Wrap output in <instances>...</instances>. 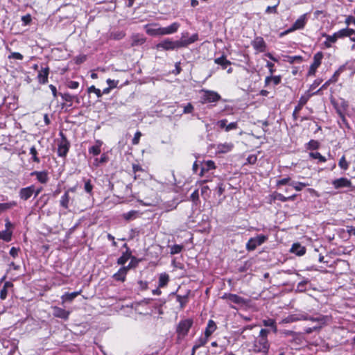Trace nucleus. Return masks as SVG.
Returning <instances> with one entry per match:
<instances>
[{
    "label": "nucleus",
    "mask_w": 355,
    "mask_h": 355,
    "mask_svg": "<svg viewBox=\"0 0 355 355\" xmlns=\"http://www.w3.org/2000/svg\"><path fill=\"white\" fill-rule=\"evenodd\" d=\"M270 203H272V202H275V200H279L281 202H286L288 200H295L297 198V194H293L292 196L286 197L283 194L278 193V192H274L270 196Z\"/></svg>",
    "instance_id": "14"
},
{
    "label": "nucleus",
    "mask_w": 355,
    "mask_h": 355,
    "mask_svg": "<svg viewBox=\"0 0 355 355\" xmlns=\"http://www.w3.org/2000/svg\"><path fill=\"white\" fill-rule=\"evenodd\" d=\"M34 191V184L21 188L19 191V197L24 201L28 200L33 195Z\"/></svg>",
    "instance_id": "15"
},
{
    "label": "nucleus",
    "mask_w": 355,
    "mask_h": 355,
    "mask_svg": "<svg viewBox=\"0 0 355 355\" xmlns=\"http://www.w3.org/2000/svg\"><path fill=\"white\" fill-rule=\"evenodd\" d=\"M338 166L340 168L346 171L349 168V163L347 162L345 155L342 156L338 162Z\"/></svg>",
    "instance_id": "56"
},
{
    "label": "nucleus",
    "mask_w": 355,
    "mask_h": 355,
    "mask_svg": "<svg viewBox=\"0 0 355 355\" xmlns=\"http://www.w3.org/2000/svg\"><path fill=\"white\" fill-rule=\"evenodd\" d=\"M290 185L293 187L295 190L300 191L304 187H306L309 184L308 183L302 182H292L290 183Z\"/></svg>",
    "instance_id": "51"
},
{
    "label": "nucleus",
    "mask_w": 355,
    "mask_h": 355,
    "mask_svg": "<svg viewBox=\"0 0 355 355\" xmlns=\"http://www.w3.org/2000/svg\"><path fill=\"white\" fill-rule=\"evenodd\" d=\"M188 35H189V33H187V32L182 33L180 40H179L178 41L184 40L186 42H188V40H189V41H190L189 43L188 44V46H189V45L194 43L195 42L198 41L199 39V36H198V33H194L189 37H188Z\"/></svg>",
    "instance_id": "34"
},
{
    "label": "nucleus",
    "mask_w": 355,
    "mask_h": 355,
    "mask_svg": "<svg viewBox=\"0 0 355 355\" xmlns=\"http://www.w3.org/2000/svg\"><path fill=\"white\" fill-rule=\"evenodd\" d=\"M327 316L320 315L319 316L314 318L309 316L307 314L302 315L300 317H298L297 315H290L284 318L282 320V323H291L300 320H309L311 321H316L320 322V324H324L326 322Z\"/></svg>",
    "instance_id": "3"
},
{
    "label": "nucleus",
    "mask_w": 355,
    "mask_h": 355,
    "mask_svg": "<svg viewBox=\"0 0 355 355\" xmlns=\"http://www.w3.org/2000/svg\"><path fill=\"white\" fill-rule=\"evenodd\" d=\"M272 355H285L288 351L287 347H280L277 349H272Z\"/></svg>",
    "instance_id": "58"
},
{
    "label": "nucleus",
    "mask_w": 355,
    "mask_h": 355,
    "mask_svg": "<svg viewBox=\"0 0 355 355\" xmlns=\"http://www.w3.org/2000/svg\"><path fill=\"white\" fill-rule=\"evenodd\" d=\"M17 206V201L12 200L8 202L0 203V214L8 209Z\"/></svg>",
    "instance_id": "39"
},
{
    "label": "nucleus",
    "mask_w": 355,
    "mask_h": 355,
    "mask_svg": "<svg viewBox=\"0 0 355 355\" xmlns=\"http://www.w3.org/2000/svg\"><path fill=\"white\" fill-rule=\"evenodd\" d=\"M291 252L297 256H302L306 253V248L299 243H295L291 247Z\"/></svg>",
    "instance_id": "30"
},
{
    "label": "nucleus",
    "mask_w": 355,
    "mask_h": 355,
    "mask_svg": "<svg viewBox=\"0 0 355 355\" xmlns=\"http://www.w3.org/2000/svg\"><path fill=\"white\" fill-rule=\"evenodd\" d=\"M183 249V245L175 244L173 245L170 246V254L171 255L179 254L182 251Z\"/></svg>",
    "instance_id": "52"
},
{
    "label": "nucleus",
    "mask_w": 355,
    "mask_h": 355,
    "mask_svg": "<svg viewBox=\"0 0 355 355\" xmlns=\"http://www.w3.org/2000/svg\"><path fill=\"white\" fill-rule=\"evenodd\" d=\"M268 239V236L263 234H259L256 237L250 238L246 243V249L248 251H253L257 246L264 243Z\"/></svg>",
    "instance_id": "8"
},
{
    "label": "nucleus",
    "mask_w": 355,
    "mask_h": 355,
    "mask_svg": "<svg viewBox=\"0 0 355 355\" xmlns=\"http://www.w3.org/2000/svg\"><path fill=\"white\" fill-rule=\"evenodd\" d=\"M85 182L84 189L87 193L89 196H93V189L94 185L92 183V180L90 179H83Z\"/></svg>",
    "instance_id": "48"
},
{
    "label": "nucleus",
    "mask_w": 355,
    "mask_h": 355,
    "mask_svg": "<svg viewBox=\"0 0 355 355\" xmlns=\"http://www.w3.org/2000/svg\"><path fill=\"white\" fill-rule=\"evenodd\" d=\"M320 148V143L317 140L311 139L306 144V149L310 150H317Z\"/></svg>",
    "instance_id": "53"
},
{
    "label": "nucleus",
    "mask_w": 355,
    "mask_h": 355,
    "mask_svg": "<svg viewBox=\"0 0 355 355\" xmlns=\"http://www.w3.org/2000/svg\"><path fill=\"white\" fill-rule=\"evenodd\" d=\"M53 309V315L55 318H58L64 320H67L70 315L71 312L69 311H67L62 308L55 306L52 307Z\"/></svg>",
    "instance_id": "13"
},
{
    "label": "nucleus",
    "mask_w": 355,
    "mask_h": 355,
    "mask_svg": "<svg viewBox=\"0 0 355 355\" xmlns=\"http://www.w3.org/2000/svg\"><path fill=\"white\" fill-rule=\"evenodd\" d=\"M178 205V202H177L175 200H172L164 202L161 205V209H162L165 212H169V211L176 209Z\"/></svg>",
    "instance_id": "27"
},
{
    "label": "nucleus",
    "mask_w": 355,
    "mask_h": 355,
    "mask_svg": "<svg viewBox=\"0 0 355 355\" xmlns=\"http://www.w3.org/2000/svg\"><path fill=\"white\" fill-rule=\"evenodd\" d=\"M221 298L223 300H228L230 302L240 305H245L248 304V300H245V298L233 293H225L222 296Z\"/></svg>",
    "instance_id": "10"
},
{
    "label": "nucleus",
    "mask_w": 355,
    "mask_h": 355,
    "mask_svg": "<svg viewBox=\"0 0 355 355\" xmlns=\"http://www.w3.org/2000/svg\"><path fill=\"white\" fill-rule=\"evenodd\" d=\"M180 27V24L177 21L172 23L168 26L162 27V35L173 34L178 31Z\"/></svg>",
    "instance_id": "24"
},
{
    "label": "nucleus",
    "mask_w": 355,
    "mask_h": 355,
    "mask_svg": "<svg viewBox=\"0 0 355 355\" xmlns=\"http://www.w3.org/2000/svg\"><path fill=\"white\" fill-rule=\"evenodd\" d=\"M309 283L308 280H304L297 284V290L300 292H304L306 290V285Z\"/></svg>",
    "instance_id": "60"
},
{
    "label": "nucleus",
    "mask_w": 355,
    "mask_h": 355,
    "mask_svg": "<svg viewBox=\"0 0 355 355\" xmlns=\"http://www.w3.org/2000/svg\"><path fill=\"white\" fill-rule=\"evenodd\" d=\"M169 280H170V277L167 273H166V272L161 273L159 276V281H158L159 288H164V287L166 286L169 282Z\"/></svg>",
    "instance_id": "37"
},
{
    "label": "nucleus",
    "mask_w": 355,
    "mask_h": 355,
    "mask_svg": "<svg viewBox=\"0 0 355 355\" xmlns=\"http://www.w3.org/2000/svg\"><path fill=\"white\" fill-rule=\"evenodd\" d=\"M50 69L49 67H42L38 71L37 79L40 85H45L48 83Z\"/></svg>",
    "instance_id": "16"
},
{
    "label": "nucleus",
    "mask_w": 355,
    "mask_h": 355,
    "mask_svg": "<svg viewBox=\"0 0 355 355\" xmlns=\"http://www.w3.org/2000/svg\"><path fill=\"white\" fill-rule=\"evenodd\" d=\"M264 327H269L271 328L272 332L276 334L277 332V326L276 321L274 319L268 318L262 321Z\"/></svg>",
    "instance_id": "40"
},
{
    "label": "nucleus",
    "mask_w": 355,
    "mask_h": 355,
    "mask_svg": "<svg viewBox=\"0 0 355 355\" xmlns=\"http://www.w3.org/2000/svg\"><path fill=\"white\" fill-rule=\"evenodd\" d=\"M217 326L213 320H209L205 330V335L209 337L216 330Z\"/></svg>",
    "instance_id": "33"
},
{
    "label": "nucleus",
    "mask_w": 355,
    "mask_h": 355,
    "mask_svg": "<svg viewBox=\"0 0 355 355\" xmlns=\"http://www.w3.org/2000/svg\"><path fill=\"white\" fill-rule=\"evenodd\" d=\"M227 119H223L216 122V125L221 130L224 129L226 132L236 130L239 128L237 121L232 122L229 124H227Z\"/></svg>",
    "instance_id": "11"
},
{
    "label": "nucleus",
    "mask_w": 355,
    "mask_h": 355,
    "mask_svg": "<svg viewBox=\"0 0 355 355\" xmlns=\"http://www.w3.org/2000/svg\"><path fill=\"white\" fill-rule=\"evenodd\" d=\"M340 35L342 39L345 37H350L352 35H355V30L351 28H349L347 26L346 28H342L339 30Z\"/></svg>",
    "instance_id": "43"
},
{
    "label": "nucleus",
    "mask_w": 355,
    "mask_h": 355,
    "mask_svg": "<svg viewBox=\"0 0 355 355\" xmlns=\"http://www.w3.org/2000/svg\"><path fill=\"white\" fill-rule=\"evenodd\" d=\"M19 251H20L19 248L12 247L10 250L9 254L12 257L15 259L16 257H18Z\"/></svg>",
    "instance_id": "62"
},
{
    "label": "nucleus",
    "mask_w": 355,
    "mask_h": 355,
    "mask_svg": "<svg viewBox=\"0 0 355 355\" xmlns=\"http://www.w3.org/2000/svg\"><path fill=\"white\" fill-rule=\"evenodd\" d=\"M291 178L287 177L280 180H278L276 183L277 187H281L287 184H290Z\"/></svg>",
    "instance_id": "61"
},
{
    "label": "nucleus",
    "mask_w": 355,
    "mask_h": 355,
    "mask_svg": "<svg viewBox=\"0 0 355 355\" xmlns=\"http://www.w3.org/2000/svg\"><path fill=\"white\" fill-rule=\"evenodd\" d=\"M214 62L221 66L223 69H225L227 66L231 65L232 62L226 58L225 55H222L220 57L217 58L214 60Z\"/></svg>",
    "instance_id": "36"
},
{
    "label": "nucleus",
    "mask_w": 355,
    "mask_h": 355,
    "mask_svg": "<svg viewBox=\"0 0 355 355\" xmlns=\"http://www.w3.org/2000/svg\"><path fill=\"white\" fill-rule=\"evenodd\" d=\"M332 184L335 189H340L350 187L352 182L347 178H340L338 179L334 180L332 182Z\"/></svg>",
    "instance_id": "22"
},
{
    "label": "nucleus",
    "mask_w": 355,
    "mask_h": 355,
    "mask_svg": "<svg viewBox=\"0 0 355 355\" xmlns=\"http://www.w3.org/2000/svg\"><path fill=\"white\" fill-rule=\"evenodd\" d=\"M13 286V284L11 282H6L3 288L0 291V299L4 300L7 297L8 288Z\"/></svg>",
    "instance_id": "42"
},
{
    "label": "nucleus",
    "mask_w": 355,
    "mask_h": 355,
    "mask_svg": "<svg viewBox=\"0 0 355 355\" xmlns=\"http://www.w3.org/2000/svg\"><path fill=\"white\" fill-rule=\"evenodd\" d=\"M322 37H325L326 40L323 42V45L327 49L332 47V44L337 42L338 39H342L339 31L335 32L333 35H328L325 33H322Z\"/></svg>",
    "instance_id": "9"
},
{
    "label": "nucleus",
    "mask_w": 355,
    "mask_h": 355,
    "mask_svg": "<svg viewBox=\"0 0 355 355\" xmlns=\"http://www.w3.org/2000/svg\"><path fill=\"white\" fill-rule=\"evenodd\" d=\"M6 49L8 51H9L10 53L8 55V60H22L24 59V55L20 53L19 52H12L11 51V49L6 46Z\"/></svg>",
    "instance_id": "45"
},
{
    "label": "nucleus",
    "mask_w": 355,
    "mask_h": 355,
    "mask_svg": "<svg viewBox=\"0 0 355 355\" xmlns=\"http://www.w3.org/2000/svg\"><path fill=\"white\" fill-rule=\"evenodd\" d=\"M307 14H303L301 16L299 17V18L293 23L292 25L294 31L303 29L307 22Z\"/></svg>",
    "instance_id": "21"
},
{
    "label": "nucleus",
    "mask_w": 355,
    "mask_h": 355,
    "mask_svg": "<svg viewBox=\"0 0 355 355\" xmlns=\"http://www.w3.org/2000/svg\"><path fill=\"white\" fill-rule=\"evenodd\" d=\"M12 231L5 230L1 232H0V239H2L3 241L6 242H9L12 239Z\"/></svg>",
    "instance_id": "46"
},
{
    "label": "nucleus",
    "mask_w": 355,
    "mask_h": 355,
    "mask_svg": "<svg viewBox=\"0 0 355 355\" xmlns=\"http://www.w3.org/2000/svg\"><path fill=\"white\" fill-rule=\"evenodd\" d=\"M126 249L121 256L117 259L116 263L118 265L123 266L132 257V251L126 243L123 245Z\"/></svg>",
    "instance_id": "19"
},
{
    "label": "nucleus",
    "mask_w": 355,
    "mask_h": 355,
    "mask_svg": "<svg viewBox=\"0 0 355 355\" xmlns=\"http://www.w3.org/2000/svg\"><path fill=\"white\" fill-rule=\"evenodd\" d=\"M302 108H303V107L298 104H297V105L295 107L294 110L292 114V116H293V119L294 121H297L298 119V117H299L298 114L302 110Z\"/></svg>",
    "instance_id": "59"
},
{
    "label": "nucleus",
    "mask_w": 355,
    "mask_h": 355,
    "mask_svg": "<svg viewBox=\"0 0 355 355\" xmlns=\"http://www.w3.org/2000/svg\"><path fill=\"white\" fill-rule=\"evenodd\" d=\"M131 40V46L133 47L144 44L146 42V38L142 35L136 34L132 36Z\"/></svg>",
    "instance_id": "28"
},
{
    "label": "nucleus",
    "mask_w": 355,
    "mask_h": 355,
    "mask_svg": "<svg viewBox=\"0 0 355 355\" xmlns=\"http://www.w3.org/2000/svg\"><path fill=\"white\" fill-rule=\"evenodd\" d=\"M347 69V63L340 66L334 72L332 76L329 79L332 83L338 82L340 74Z\"/></svg>",
    "instance_id": "31"
},
{
    "label": "nucleus",
    "mask_w": 355,
    "mask_h": 355,
    "mask_svg": "<svg viewBox=\"0 0 355 355\" xmlns=\"http://www.w3.org/2000/svg\"><path fill=\"white\" fill-rule=\"evenodd\" d=\"M141 137V132L140 131H137L134 135L132 140V144L133 145H137L139 143Z\"/></svg>",
    "instance_id": "64"
},
{
    "label": "nucleus",
    "mask_w": 355,
    "mask_h": 355,
    "mask_svg": "<svg viewBox=\"0 0 355 355\" xmlns=\"http://www.w3.org/2000/svg\"><path fill=\"white\" fill-rule=\"evenodd\" d=\"M59 96L62 98L63 101H64L67 103V106L71 107L74 102L75 98H76V95H72L69 92L64 93H59Z\"/></svg>",
    "instance_id": "32"
},
{
    "label": "nucleus",
    "mask_w": 355,
    "mask_h": 355,
    "mask_svg": "<svg viewBox=\"0 0 355 355\" xmlns=\"http://www.w3.org/2000/svg\"><path fill=\"white\" fill-rule=\"evenodd\" d=\"M324 58V53L322 51H318L314 54L313 57V62L311 64L309 69L307 71V76H315L318 69L322 64V59Z\"/></svg>",
    "instance_id": "6"
},
{
    "label": "nucleus",
    "mask_w": 355,
    "mask_h": 355,
    "mask_svg": "<svg viewBox=\"0 0 355 355\" xmlns=\"http://www.w3.org/2000/svg\"><path fill=\"white\" fill-rule=\"evenodd\" d=\"M251 44L254 49L259 53H263L266 51V43L261 36L256 37L254 40L252 41Z\"/></svg>",
    "instance_id": "12"
},
{
    "label": "nucleus",
    "mask_w": 355,
    "mask_h": 355,
    "mask_svg": "<svg viewBox=\"0 0 355 355\" xmlns=\"http://www.w3.org/2000/svg\"><path fill=\"white\" fill-rule=\"evenodd\" d=\"M60 139L58 142V155L61 157H65L69 150L71 144L67 137L62 131L59 132Z\"/></svg>",
    "instance_id": "5"
},
{
    "label": "nucleus",
    "mask_w": 355,
    "mask_h": 355,
    "mask_svg": "<svg viewBox=\"0 0 355 355\" xmlns=\"http://www.w3.org/2000/svg\"><path fill=\"white\" fill-rule=\"evenodd\" d=\"M188 42H190L188 40ZM189 42L185 41H172L170 39H166L156 45V48L158 50L164 51H173L175 49L185 48L188 46Z\"/></svg>",
    "instance_id": "1"
},
{
    "label": "nucleus",
    "mask_w": 355,
    "mask_h": 355,
    "mask_svg": "<svg viewBox=\"0 0 355 355\" xmlns=\"http://www.w3.org/2000/svg\"><path fill=\"white\" fill-rule=\"evenodd\" d=\"M200 93L201 94L200 102L202 104L217 103L221 100V96L214 90L202 89Z\"/></svg>",
    "instance_id": "2"
},
{
    "label": "nucleus",
    "mask_w": 355,
    "mask_h": 355,
    "mask_svg": "<svg viewBox=\"0 0 355 355\" xmlns=\"http://www.w3.org/2000/svg\"><path fill=\"white\" fill-rule=\"evenodd\" d=\"M233 148L234 144L232 143L219 144L217 145L216 152L219 154H225L230 152Z\"/></svg>",
    "instance_id": "25"
},
{
    "label": "nucleus",
    "mask_w": 355,
    "mask_h": 355,
    "mask_svg": "<svg viewBox=\"0 0 355 355\" xmlns=\"http://www.w3.org/2000/svg\"><path fill=\"white\" fill-rule=\"evenodd\" d=\"M309 157L318 160V162L324 163L327 161L324 156L322 155L319 152H311L309 154Z\"/></svg>",
    "instance_id": "50"
},
{
    "label": "nucleus",
    "mask_w": 355,
    "mask_h": 355,
    "mask_svg": "<svg viewBox=\"0 0 355 355\" xmlns=\"http://www.w3.org/2000/svg\"><path fill=\"white\" fill-rule=\"evenodd\" d=\"M193 324L191 318L181 320L177 325L176 334L178 340H182L188 334L190 329Z\"/></svg>",
    "instance_id": "4"
},
{
    "label": "nucleus",
    "mask_w": 355,
    "mask_h": 355,
    "mask_svg": "<svg viewBox=\"0 0 355 355\" xmlns=\"http://www.w3.org/2000/svg\"><path fill=\"white\" fill-rule=\"evenodd\" d=\"M124 268H119V270L114 273L112 278L117 282H124L126 279V274L123 272Z\"/></svg>",
    "instance_id": "44"
},
{
    "label": "nucleus",
    "mask_w": 355,
    "mask_h": 355,
    "mask_svg": "<svg viewBox=\"0 0 355 355\" xmlns=\"http://www.w3.org/2000/svg\"><path fill=\"white\" fill-rule=\"evenodd\" d=\"M70 196L68 192H64L60 200V206L65 209L69 207Z\"/></svg>",
    "instance_id": "38"
},
{
    "label": "nucleus",
    "mask_w": 355,
    "mask_h": 355,
    "mask_svg": "<svg viewBox=\"0 0 355 355\" xmlns=\"http://www.w3.org/2000/svg\"><path fill=\"white\" fill-rule=\"evenodd\" d=\"M103 144V141L100 139L96 140L94 144L89 148V154L94 157L99 155L101 153V147Z\"/></svg>",
    "instance_id": "20"
},
{
    "label": "nucleus",
    "mask_w": 355,
    "mask_h": 355,
    "mask_svg": "<svg viewBox=\"0 0 355 355\" xmlns=\"http://www.w3.org/2000/svg\"><path fill=\"white\" fill-rule=\"evenodd\" d=\"M82 293V289L72 292V293H65L64 295L61 296V300L62 302H72L77 296L80 295Z\"/></svg>",
    "instance_id": "29"
},
{
    "label": "nucleus",
    "mask_w": 355,
    "mask_h": 355,
    "mask_svg": "<svg viewBox=\"0 0 355 355\" xmlns=\"http://www.w3.org/2000/svg\"><path fill=\"white\" fill-rule=\"evenodd\" d=\"M215 162L213 160H207L205 162L204 166L201 168L200 175L202 176L205 172L209 171V170H213L216 168Z\"/></svg>",
    "instance_id": "35"
},
{
    "label": "nucleus",
    "mask_w": 355,
    "mask_h": 355,
    "mask_svg": "<svg viewBox=\"0 0 355 355\" xmlns=\"http://www.w3.org/2000/svg\"><path fill=\"white\" fill-rule=\"evenodd\" d=\"M209 337H207L205 335L203 337H200L198 340H196L194 345L192 347L191 354L195 355L196 351L199 349L200 347L204 346L208 342Z\"/></svg>",
    "instance_id": "26"
},
{
    "label": "nucleus",
    "mask_w": 355,
    "mask_h": 355,
    "mask_svg": "<svg viewBox=\"0 0 355 355\" xmlns=\"http://www.w3.org/2000/svg\"><path fill=\"white\" fill-rule=\"evenodd\" d=\"M345 24L349 26L350 24H353L355 26V17L353 15H348L345 19Z\"/></svg>",
    "instance_id": "63"
},
{
    "label": "nucleus",
    "mask_w": 355,
    "mask_h": 355,
    "mask_svg": "<svg viewBox=\"0 0 355 355\" xmlns=\"http://www.w3.org/2000/svg\"><path fill=\"white\" fill-rule=\"evenodd\" d=\"M29 153L31 155V160L33 162H35L37 164L40 163L41 161L40 157H38V153L35 146L31 147Z\"/></svg>",
    "instance_id": "47"
},
{
    "label": "nucleus",
    "mask_w": 355,
    "mask_h": 355,
    "mask_svg": "<svg viewBox=\"0 0 355 355\" xmlns=\"http://www.w3.org/2000/svg\"><path fill=\"white\" fill-rule=\"evenodd\" d=\"M270 348V343L268 339L257 337L254 341L253 350L256 352L267 354Z\"/></svg>",
    "instance_id": "7"
},
{
    "label": "nucleus",
    "mask_w": 355,
    "mask_h": 355,
    "mask_svg": "<svg viewBox=\"0 0 355 355\" xmlns=\"http://www.w3.org/2000/svg\"><path fill=\"white\" fill-rule=\"evenodd\" d=\"M146 33L151 36L162 35V27L157 28H148L146 30Z\"/></svg>",
    "instance_id": "54"
},
{
    "label": "nucleus",
    "mask_w": 355,
    "mask_h": 355,
    "mask_svg": "<svg viewBox=\"0 0 355 355\" xmlns=\"http://www.w3.org/2000/svg\"><path fill=\"white\" fill-rule=\"evenodd\" d=\"M190 293V291H187V293L184 295L176 294L175 293H172L171 295H175L176 301L180 304V309L182 310L185 308L186 305L189 302V295Z\"/></svg>",
    "instance_id": "23"
},
{
    "label": "nucleus",
    "mask_w": 355,
    "mask_h": 355,
    "mask_svg": "<svg viewBox=\"0 0 355 355\" xmlns=\"http://www.w3.org/2000/svg\"><path fill=\"white\" fill-rule=\"evenodd\" d=\"M137 213V211L131 210V211H128L127 213H124L123 214V218L125 220H132V219L135 218Z\"/></svg>",
    "instance_id": "55"
},
{
    "label": "nucleus",
    "mask_w": 355,
    "mask_h": 355,
    "mask_svg": "<svg viewBox=\"0 0 355 355\" xmlns=\"http://www.w3.org/2000/svg\"><path fill=\"white\" fill-rule=\"evenodd\" d=\"M285 58V60L290 64H293L295 62L301 63L303 61V57L302 55H286Z\"/></svg>",
    "instance_id": "49"
},
{
    "label": "nucleus",
    "mask_w": 355,
    "mask_h": 355,
    "mask_svg": "<svg viewBox=\"0 0 355 355\" xmlns=\"http://www.w3.org/2000/svg\"><path fill=\"white\" fill-rule=\"evenodd\" d=\"M31 176H35L36 180L41 184H46L49 180L47 171H35L31 173Z\"/></svg>",
    "instance_id": "18"
},
{
    "label": "nucleus",
    "mask_w": 355,
    "mask_h": 355,
    "mask_svg": "<svg viewBox=\"0 0 355 355\" xmlns=\"http://www.w3.org/2000/svg\"><path fill=\"white\" fill-rule=\"evenodd\" d=\"M312 97V94L311 91L306 90L304 94H302L299 101L297 104L304 107L307 102L309 101V99Z\"/></svg>",
    "instance_id": "41"
},
{
    "label": "nucleus",
    "mask_w": 355,
    "mask_h": 355,
    "mask_svg": "<svg viewBox=\"0 0 355 355\" xmlns=\"http://www.w3.org/2000/svg\"><path fill=\"white\" fill-rule=\"evenodd\" d=\"M282 82V76L281 75H270L265 78L264 80V87H270L271 85L273 86H277L279 85Z\"/></svg>",
    "instance_id": "17"
},
{
    "label": "nucleus",
    "mask_w": 355,
    "mask_h": 355,
    "mask_svg": "<svg viewBox=\"0 0 355 355\" xmlns=\"http://www.w3.org/2000/svg\"><path fill=\"white\" fill-rule=\"evenodd\" d=\"M87 92L89 94L90 93H94L98 98H100L102 96V93L101 89L96 88L94 85H92L87 89Z\"/></svg>",
    "instance_id": "57"
}]
</instances>
